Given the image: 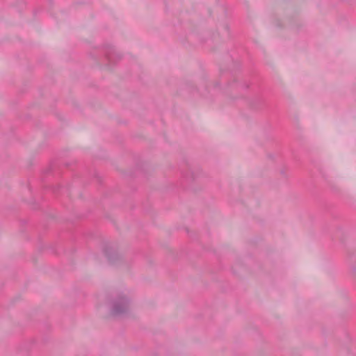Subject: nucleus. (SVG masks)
Wrapping results in <instances>:
<instances>
[{
	"label": "nucleus",
	"instance_id": "nucleus-1",
	"mask_svg": "<svg viewBox=\"0 0 356 356\" xmlns=\"http://www.w3.org/2000/svg\"><path fill=\"white\" fill-rule=\"evenodd\" d=\"M124 309H125V307H123V309H120L118 307H115L114 309V313L116 314H120L124 310Z\"/></svg>",
	"mask_w": 356,
	"mask_h": 356
}]
</instances>
